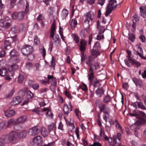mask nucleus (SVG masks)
I'll return each instance as SVG.
<instances>
[{"label": "nucleus", "mask_w": 146, "mask_h": 146, "mask_svg": "<svg viewBox=\"0 0 146 146\" xmlns=\"http://www.w3.org/2000/svg\"><path fill=\"white\" fill-rule=\"evenodd\" d=\"M116 0H110L108 4L106 11L105 13V16H108L112 11L115 8L117 4Z\"/></svg>", "instance_id": "1"}, {"label": "nucleus", "mask_w": 146, "mask_h": 146, "mask_svg": "<svg viewBox=\"0 0 146 146\" xmlns=\"http://www.w3.org/2000/svg\"><path fill=\"white\" fill-rule=\"evenodd\" d=\"M33 51V47L29 45L23 46L21 49L22 53L24 56H27L32 54Z\"/></svg>", "instance_id": "2"}, {"label": "nucleus", "mask_w": 146, "mask_h": 146, "mask_svg": "<svg viewBox=\"0 0 146 146\" xmlns=\"http://www.w3.org/2000/svg\"><path fill=\"white\" fill-rule=\"evenodd\" d=\"M98 68H96L94 67H91L89 68V71H88V79L90 81V84H91L93 80L95 77L94 75V73L96 71Z\"/></svg>", "instance_id": "3"}, {"label": "nucleus", "mask_w": 146, "mask_h": 146, "mask_svg": "<svg viewBox=\"0 0 146 146\" xmlns=\"http://www.w3.org/2000/svg\"><path fill=\"white\" fill-rule=\"evenodd\" d=\"M31 143L33 145H36L38 146H41L43 143L42 138L40 136H37L32 139Z\"/></svg>", "instance_id": "4"}, {"label": "nucleus", "mask_w": 146, "mask_h": 146, "mask_svg": "<svg viewBox=\"0 0 146 146\" xmlns=\"http://www.w3.org/2000/svg\"><path fill=\"white\" fill-rule=\"evenodd\" d=\"M94 62V58L92 56H88V60L86 62V64H88L90 68L94 67L96 68H99V65L96 62L93 63Z\"/></svg>", "instance_id": "5"}, {"label": "nucleus", "mask_w": 146, "mask_h": 146, "mask_svg": "<svg viewBox=\"0 0 146 146\" xmlns=\"http://www.w3.org/2000/svg\"><path fill=\"white\" fill-rule=\"evenodd\" d=\"M17 40V39L16 38V36H15L13 38H9L8 40H5L4 44L5 46L4 47V49L6 50H7L10 48L11 43Z\"/></svg>", "instance_id": "6"}, {"label": "nucleus", "mask_w": 146, "mask_h": 146, "mask_svg": "<svg viewBox=\"0 0 146 146\" xmlns=\"http://www.w3.org/2000/svg\"><path fill=\"white\" fill-rule=\"evenodd\" d=\"M24 15L25 12L24 11H20L19 13L15 12L13 14L12 18L14 20L21 21L23 19Z\"/></svg>", "instance_id": "7"}, {"label": "nucleus", "mask_w": 146, "mask_h": 146, "mask_svg": "<svg viewBox=\"0 0 146 146\" xmlns=\"http://www.w3.org/2000/svg\"><path fill=\"white\" fill-rule=\"evenodd\" d=\"M40 130L37 126H35L29 130V134L31 136H35L39 133Z\"/></svg>", "instance_id": "8"}, {"label": "nucleus", "mask_w": 146, "mask_h": 146, "mask_svg": "<svg viewBox=\"0 0 146 146\" xmlns=\"http://www.w3.org/2000/svg\"><path fill=\"white\" fill-rule=\"evenodd\" d=\"M94 17V13L92 11H90L85 16V19L84 20V23L86 22L89 23L90 21L92 22Z\"/></svg>", "instance_id": "9"}, {"label": "nucleus", "mask_w": 146, "mask_h": 146, "mask_svg": "<svg viewBox=\"0 0 146 146\" xmlns=\"http://www.w3.org/2000/svg\"><path fill=\"white\" fill-rule=\"evenodd\" d=\"M18 135V132L14 131H11L8 135L10 141L19 139Z\"/></svg>", "instance_id": "10"}, {"label": "nucleus", "mask_w": 146, "mask_h": 146, "mask_svg": "<svg viewBox=\"0 0 146 146\" xmlns=\"http://www.w3.org/2000/svg\"><path fill=\"white\" fill-rule=\"evenodd\" d=\"M8 135H2L0 138V141L4 145L9 143L10 142Z\"/></svg>", "instance_id": "11"}, {"label": "nucleus", "mask_w": 146, "mask_h": 146, "mask_svg": "<svg viewBox=\"0 0 146 146\" xmlns=\"http://www.w3.org/2000/svg\"><path fill=\"white\" fill-rule=\"evenodd\" d=\"M132 80L136 86L139 88L143 86V83L141 80L137 79L136 78H133Z\"/></svg>", "instance_id": "12"}, {"label": "nucleus", "mask_w": 146, "mask_h": 146, "mask_svg": "<svg viewBox=\"0 0 146 146\" xmlns=\"http://www.w3.org/2000/svg\"><path fill=\"white\" fill-rule=\"evenodd\" d=\"M27 119L26 116L23 115L17 118L15 122V124L21 123L25 122Z\"/></svg>", "instance_id": "13"}, {"label": "nucleus", "mask_w": 146, "mask_h": 146, "mask_svg": "<svg viewBox=\"0 0 146 146\" xmlns=\"http://www.w3.org/2000/svg\"><path fill=\"white\" fill-rule=\"evenodd\" d=\"M87 42L84 40H81L80 43V49L81 51H84L86 49Z\"/></svg>", "instance_id": "14"}, {"label": "nucleus", "mask_w": 146, "mask_h": 146, "mask_svg": "<svg viewBox=\"0 0 146 146\" xmlns=\"http://www.w3.org/2000/svg\"><path fill=\"white\" fill-rule=\"evenodd\" d=\"M140 15L143 18L146 17V6H142L139 7Z\"/></svg>", "instance_id": "15"}, {"label": "nucleus", "mask_w": 146, "mask_h": 146, "mask_svg": "<svg viewBox=\"0 0 146 146\" xmlns=\"http://www.w3.org/2000/svg\"><path fill=\"white\" fill-rule=\"evenodd\" d=\"M21 101V99L19 96H18L14 98L13 101L11 102L12 105H15L19 104Z\"/></svg>", "instance_id": "16"}, {"label": "nucleus", "mask_w": 146, "mask_h": 146, "mask_svg": "<svg viewBox=\"0 0 146 146\" xmlns=\"http://www.w3.org/2000/svg\"><path fill=\"white\" fill-rule=\"evenodd\" d=\"M104 92L105 90L102 88H100L96 91V93L98 97H101L104 95Z\"/></svg>", "instance_id": "17"}, {"label": "nucleus", "mask_w": 146, "mask_h": 146, "mask_svg": "<svg viewBox=\"0 0 146 146\" xmlns=\"http://www.w3.org/2000/svg\"><path fill=\"white\" fill-rule=\"evenodd\" d=\"M19 68V65L16 64H14L10 65L9 68V70L10 71L14 72L16 70Z\"/></svg>", "instance_id": "18"}, {"label": "nucleus", "mask_w": 146, "mask_h": 146, "mask_svg": "<svg viewBox=\"0 0 146 146\" xmlns=\"http://www.w3.org/2000/svg\"><path fill=\"white\" fill-rule=\"evenodd\" d=\"M27 131L26 130H24L22 132L18 133L19 139L25 138L27 135Z\"/></svg>", "instance_id": "19"}, {"label": "nucleus", "mask_w": 146, "mask_h": 146, "mask_svg": "<svg viewBox=\"0 0 146 146\" xmlns=\"http://www.w3.org/2000/svg\"><path fill=\"white\" fill-rule=\"evenodd\" d=\"M100 111L101 112H103L104 113L109 114V112L107 110H109L108 108L105 107V104H102V106L100 108Z\"/></svg>", "instance_id": "20"}, {"label": "nucleus", "mask_w": 146, "mask_h": 146, "mask_svg": "<svg viewBox=\"0 0 146 146\" xmlns=\"http://www.w3.org/2000/svg\"><path fill=\"white\" fill-rule=\"evenodd\" d=\"M15 114V112L13 110L7 111L5 112L6 116L8 117H11L14 115Z\"/></svg>", "instance_id": "21"}, {"label": "nucleus", "mask_w": 146, "mask_h": 146, "mask_svg": "<svg viewBox=\"0 0 146 146\" xmlns=\"http://www.w3.org/2000/svg\"><path fill=\"white\" fill-rule=\"evenodd\" d=\"M9 54L11 57H17L19 55V53L15 49H13L9 52Z\"/></svg>", "instance_id": "22"}, {"label": "nucleus", "mask_w": 146, "mask_h": 146, "mask_svg": "<svg viewBox=\"0 0 146 146\" xmlns=\"http://www.w3.org/2000/svg\"><path fill=\"white\" fill-rule=\"evenodd\" d=\"M42 135L44 137H46L48 136V133L47 129L45 128H42L41 131Z\"/></svg>", "instance_id": "23"}, {"label": "nucleus", "mask_w": 146, "mask_h": 146, "mask_svg": "<svg viewBox=\"0 0 146 146\" xmlns=\"http://www.w3.org/2000/svg\"><path fill=\"white\" fill-rule=\"evenodd\" d=\"M64 118L68 126H74V124L73 123V122H72L73 121H72V120L70 118L66 119L65 117Z\"/></svg>", "instance_id": "24"}, {"label": "nucleus", "mask_w": 146, "mask_h": 146, "mask_svg": "<svg viewBox=\"0 0 146 146\" xmlns=\"http://www.w3.org/2000/svg\"><path fill=\"white\" fill-rule=\"evenodd\" d=\"M68 13V11L66 9H63L61 13V16L62 19L65 18Z\"/></svg>", "instance_id": "25"}, {"label": "nucleus", "mask_w": 146, "mask_h": 146, "mask_svg": "<svg viewBox=\"0 0 146 146\" xmlns=\"http://www.w3.org/2000/svg\"><path fill=\"white\" fill-rule=\"evenodd\" d=\"M63 110L64 114L67 116L69 113V108L67 104H65L64 105Z\"/></svg>", "instance_id": "26"}, {"label": "nucleus", "mask_w": 146, "mask_h": 146, "mask_svg": "<svg viewBox=\"0 0 146 146\" xmlns=\"http://www.w3.org/2000/svg\"><path fill=\"white\" fill-rule=\"evenodd\" d=\"M7 71L6 68H3L0 69V75L2 76H7Z\"/></svg>", "instance_id": "27"}, {"label": "nucleus", "mask_w": 146, "mask_h": 146, "mask_svg": "<svg viewBox=\"0 0 146 146\" xmlns=\"http://www.w3.org/2000/svg\"><path fill=\"white\" fill-rule=\"evenodd\" d=\"M27 96L28 99H31L33 97V93L30 90H27Z\"/></svg>", "instance_id": "28"}, {"label": "nucleus", "mask_w": 146, "mask_h": 146, "mask_svg": "<svg viewBox=\"0 0 146 146\" xmlns=\"http://www.w3.org/2000/svg\"><path fill=\"white\" fill-rule=\"evenodd\" d=\"M137 106L138 107L143 110H146V108L144 105L141 102H137Z\"/></svg>", "instance_id": "29"}, {"label": "nucleus", "mask_w": 146, "mask_h": 146, "mask_svg": "<svg viewBox=\"0 0 146 146\" xmlns=\"http://www.w3.org/2000/svg\"><path fill=\"white\" fill-rule=\"evenodd\" d=\"M40 110L41 109L40 108H37L33 110L32 111L33 112H35L39 115H42Z\"/></svg>", "instance_id": "30"}, {"label": "nucleus", "mask_w": 146, "mask_h": 146, "mask_svg": "<svg viewBox=\"0 0 146 146\" xmlns=\"http://www.w3.org/2000/svg\"><path fill=\"white\" fill-rule=\"evenodd\" d=\"M111 100V97L108 95L106 96L103 99V101L105 103H107Z\"/></svg>", "instance_id": "31"}, {"label": "nucleus", "mask_w": 146, "mask_h": 146, "mask_svg": "<svg viewBox=\"0 0 146 146\" xmlns=\"http://www.w3.org/2000/svg\"><path fill=\"white\" fill-rule=\"evenodd\" d=\"M77 21L75 19H73L72 20V21L71 22V23L70 24V26H71V27L72 29H74L75 26L77 25Z\"/></svg>", "instance_id": "32"}, {"label": "nucleus", "mask_w": 146, "mask_h": 146, "mask_svg": "<svg viewBox=\"0 0 146 146\" xmlns=\"http://www.w3.org/2000/svg\"><path fill=\"white\" fill-rule=\"evenodd\" d=\"M100 54V52L96 50L92 49L91 51V54L96 57Z\"/></svg>", "instance_id": "33"}, {"label": "nucleus", "mask_w": 146, "mask_h": 146, "mask_svg": "<svg viewBox=\"0 0 146 146\" xmlns=\"http://www.w3.org/2000/svg\"><path fill=\"white\" fill-rule=\"evenodd\" d=\"M55 129V126L54 123H52L49 125L48 127V131L49 133Z\"/></svg>", "instance_id": "34"}, {"label": "nucleus", "mask_w": 146, "mask_h": 146, "mask_svg": "<svg viewBox=\"0 0 146 146\" xmlns=\"http://www.w3.org/2000/svg\"><path fill=\"white\" fill-rule=\"evenodd\" d=\"M129 39L132 42H133L135 39V35L133 33H131L129 35Z\"/></svg>", "instance_id": "35"}, {"label": "nucleus", "mask_w": 146, "mask_h": 146, "mask_svg": "<svg viewBox=\"0 0 146 146\" xmlns=\"http://www.w3.org/2000/svg\"><path fill=\"white\" fill-rule=\"evenodd\" d=\"M24 78V76L23 74H20L18 77V82L20 83H22Z\"/></svg>", "instance_id": "36"}, {"label": "nucleus", "mask_w": 146, "mask_h": 146, "mask_svg": "<svg viewBox=\"0 0 146 146\" xmlns=\"http://www.w3.org/2000/svg\"><path fill=\"white\" fill-rule=\"evenodd\" d=\"M8 2L10 3V8H12L15 5L16 0H8Z\"/></svg>", "instance_id": "37"}, {"label": "nucleus", "mask_w": 146, "mask_h": 146, "mask_svg": "<svg viewBox=\"0 0 146 146\" xmlns=\"http://www.w3.org/2000/svg\"><path fill=\"white\" fill-rule=\"evenodd\" d=\"M133 22L134 24L136 23L137 22L139 21V19L137 15L135 14L133 16Z\"/></svg>", "instance_id": "38"}, {"label": "nucleus", "mask_w": 146, "mask_h": 146, "mask_svg": "<svg viewBox=\"0 0 146 146\" xmlns=\"http://www.w3.org/2000/svg\"><path fill=\"white\" fill-rule=\"evenodd\" d=\"M15 121L14 119L12 118L11 119L8 121L7 127H8L9 126L12 125L14 123V124H15Z\"/></svg>", "instance_id": "39"}, {"label": "nucleus", "mask_w": 146, "mask_h": 146, "mask_svg": "<svg viewBox=\"0 0 146 146\" xmlns=\"http://www.w3.org/2000/svg\"><path fill=\"white\" fill-rule=\"evenodd\" d=\"M137 115L146 117V114L144 112L141 111H139L137 112Z\"/></svg>", "instance_id": "40"}, {"label": "nucleus", "mask_w": 146, "mask_h": 146, "mask_svg": "<svg viewBox=\"0 0 146 146\" xmlns=\"http://www.w3.org/2000/svg\"><path fill=\"white\" fill-rule=\"evenodd\" d=\"M6 124V123L5 121H3L0 123V131L4 128Z\"/></svg>", "instance_id": "41"}, {"label": "nucleus", "mask_w": 146, "mask_h": 146, "mask_svg": "<svg viewBox=\"0 0 146 146\" xmlns=\"http://www.w3.org/2000/svg\"><path fill=\"white\" fill-rule=\"evenodd\" d=\"M56 31V23L54 21L52 23L51 29V31L55 32Z\"/></svg>", "instance_id": "42"}, {"label": "nucleus", "mask_w": 146, "mask_h": 146, "mask_svg": "<svg viewBox=\"0 0 146 146\" xmlns=\"http://www.w3.org/2000/svg\"><path fill=\"white\" fill-rule=\"evenodd\" d=\"M131 64L133 65H135L137 67L140 66L141 65L140 62L137 61H133Z\"/></svg>", "instance_id": "43"}, {"label": "nucleus", "mask_w": 146, "mask_h": 146, "mask_svg": "<svg viewBox=\"0 0 146 146\" xmlns=\"http://www.w3.org/2000/svg\"><path fill=\"white\" fill-rule=\"evenodd\" d=\"M99 81L97 80L93 81V85L94 87L96 88L99 86Z\"/></svg>", "instance_id": "44"}, {"label": "nucleus", "mask_w": 146, "mask_h": 146, "mask_svg": "<svg viewBox=\"0 0 146 146\" xmlns=\"http://www.w3.org/2000/svg\"><path fill=\"white\" fill-rule=\"evenodd\" d=\"M73 36L75 42L77 43H78L79 41L78 40L79 37L77 35L74 34L73 35Z\"/></svg>", "instance_id": "45"}, {"label": "nucleus", "mask_w": 146, "mask_h": 146, "mask_svg": "<svg viewBox=\"0 0 146 146\" xmlns=\"http://www.w3.org/2000/svg\"><path fill=\"white\" fill-rule=\"evenodd\" d=\"M34 40L35 44L38 45L39 44L40 41L37 36L36 35L35 36Z\"/></svg>", "instance_id": "46"}, {"label": "nucleus", "mask_w": 146, "mask_h": 146, "mask_svg": "<svg viewBox=\"0 0 146 146\" xmlns=\"http://www.w3.org/2000/svg\"><path fill=\"white\" fill-rule=\"evenodd\" d=\"M27 57L29 60L31 61L33 60L35 58V55L33 54H29V55H27Z\"/></svg>", "instance_id": "47"}, {"label": "nucleus", "mask_w": 146, "mask_h": 146, "mask_svg": "<svg viewBox=\"0 0 146 146\" xmlns=\"http://www.w3.org/2000/svg\"><path fill=\"white\" fill-rule=\"evenodd\" d=\"M53 40L54 42H56L60 39L59 36L58 35H55V37L53 38Z\"/></svg>", "instance_id": "48"}, {"label": "nucleus", "mask_w": 146, "mask_h": 146, "mask_svg": "<svg viewBox=\"0 0 146 146\" xmlns=\"http://www.w3.org/2000/svg\"><path fill=\"white\" fill-rule=\"evenodd\" d=\"M10 32L12 33H15L17 32V29L15 27H14L11 28Z\"/></svg>", "instance_id": "49"}, {"label": "nucleus", "mask_w": 146, "mask_h": 146, "mask_svg": "<svg viewBox=\"0 0 146 146\" xmlns=\"http://www.w3.org/2000/svg\"><path fill=\"white\" fill-rule=\"evenodd\" d=\"M46 115H48L49 117L52 118L53 115L51 111L50 110H49L46 113Z\"/></svg>", "instance_id": "50"}, {"label": "nucleus", "mask_w": 146, "mask_h": 146, "mask_svg": "<svg viewBox=\"0 0 146 146\" xmlns=\"http://www.w3.org/2000/svg\"><path fill=\"white\" fill-rule=\"evenodd\" d=\"M139 39L143 42H145L146 40L145 37L144 36L141 35L139 36Z\"/></svg>", "instance_id": "51"}, {"label": "nucleus", "mask_w": 146, "mask_h": 146, "mask_svg": "<svg viewBox=\"0 0 146 146\" xmlns=\"http://www.w3.org/2000/svg\"><path fill=\"white\" fill-rule=\"evenodd\" d=\"M51 85L54 87L56 85V81L55 78H53L51 82Z\"/></svg>", "instance_id": "52"}, {"label": "nucleus", "mask_w": 146, "mask_h": 146, "mask_svg": "<svg viewBox=\"0 0 146 146\" xmlns=\"http://www.w3.org/2000/svg\"><path fill=\"white\" fill-rule=\"evenodd\" d=\"M94 48H96L97 49H98V48H100V45L99 42H96L95 43L94 46Z\"/></svg>", "instance_id": "53"}, {"label": "nucleus", "mask_w": 146, "mask_h": 146, "mask_svg": "<svg viewBox=\"0 0 146 146\" xmlns=\"http://www.w3.org/2000/svg\"><path fill=\"white\" fill-rule=\"evenodd\" d=\"M39 67H40V64L37 63L35 65L34 67L35 68V71H39Z\"/></svg>", "instance_id": "54"}, {"label": "nucleus", "mask_w": 146, "mask_h": 146, "mask_svg": "<svg viewBox=\"0 0 146 146\" xmlns=\"http://www.w3.org/2000/svg\"><path fill=\"white\" fill-rule=\"evenodd\" d=\"M104 38L103 35H98L97 36V39L98 40H100L102 39H104Z\"/></svg>", "instance_id": "55"}, {"label": "nucleus", "mask_w": 146, "mask_h": 146, "mask_svg": "<svg viewBox=\"0 0 146 146\" xmlns=\"http://www.w3.org/2000/svg\"><path fill=\"white\" fill-rule=\"evenodd\" d=\"M6 51L4 49L0 52V57H3L5 56Z\"/></svg>", "instance_id": "56"}, {"label": "nucleus", "mask_w": 146, "mask_h": 146, "mask_svg": "<svg viewBox=\"0 0 146 146\" xmlns=\"http://www.w3.org/2000/svg\"><path fill=\"white\" fill-rule=\"evenodd\" d=\"M63 126V125L62 123V122L61 121H60L59 124V125L58 127V129L61 130H64Z\"/></svg>", "instance_id": "57"}, {"label": "nucleus", "mask_w": 146, "mask_h": 146, "mask_svg": "<svg viewBox=\"0 0 146 146\" xmlns=\"http://www.w3.org/2000/svg\"><path fill=\"white\" fill-rule=\"evenodd\" d=\"M90 146H102V144L98 142H95Z\"/></svg>", "instance_id": "58"}, {"label": "nucleus", "mask_w": 146, "mask_h": 146, "mask_svg": "<svg viewBox=\"0 0 146 146\" xmlns=\"http://www.w3.org/2000/svg\"><path fill=\"white\" fill-rule=\"evenodd\" d=\"M115 122L116 123V127L118 129H119L121 130H122V127L119 124L117 121L116 120L115 121Z\"/></svg>", "instance_id": "59"}, {"label": "nucleus", "mask_w": 146, "mask_h": 146, "mask_svg": "<svg viewBox=\"0 0 146 146\" xmlns=\"http://www.w3.org/2000/svg\"><path fill=\"white\" fill-rule=\"evenodd\" d=\"M26 66L27 68L30 69L32 68L33 65L31 63L29 62L27 63Z\"/></svg>", "instance_id": "60"}, {"label": "nucleus", "mask_w": 146, "mask_h": 146, "mask_svg": "<svg viewBox=\"0 0 146 146\" xmlns=\"http://www.w3.org/2000/svg\"><path fill=\"white\" fill-rule=\"evenodd\" d=\"M37 19L38 21H42L44 20V18L41 15H39Z\"/></svg>", "instance_id": "61"}, {"label": "nucleus", "mask_w": 146, "mask_h": 146, "mask_svg": "<svg viewBox=\"0 0 146 146\" xmlns=\"http://www.w3.org/2000/svg\"><path fill=\"white\" fill-rule=\"evenodd\" d=\"M86 2L90 5L94 3L95 0H86Z\"/></svg>", "instance_id": "62"}, {"label": "nucleus", "mask_w": 146, "mask_h": 146, "mask_svg": "<svg viewBox=\"0 0 146 146\" xmlns=\"http://www.w3.org/2000/svg\"><path fill=\"white\" fill-rule=\"evenodd\" d=\"M35 83V82L31 80H29L28 82V85L30 87H31L33 86Z\"/></svg>", "instance_id": "63"}, {"label": "nucleus", "mask_w": 146, "mask_h": 146, "mask_svg": "<svg viewBox=\"0 0 146 146\" xmlns=\"http://www.w3.org/2000/svg\"><path fill=\"white\" fill-rule=\"evenodd\" d=\"M39 86V84H33L31 87L34 89L36 90L38 89Z\"/></svg>", "instance_id": "64"}]
</instances>
